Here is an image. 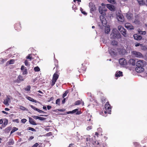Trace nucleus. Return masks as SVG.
I'll use <instances>...</instances> for the list:
<instances>
[{"label": "nucleus", "instance_id": "obj_1", "mask_svg": "<svg viewBox=\"0 0 147 147\" xmlns=\"http://www.w3.org/2000/svg\"><path fill=\"white\" fill-rule=\"evenodd\" d=\"M59 71L57 70L53 74L51 82V86H53L55 84L59 76V74H58Z\"/></svg>", "mask_w": 147, "mask_h": 147}, {"label": "nucleus", "instance_id": "obj_2", "mask_svg": "<svg viewBox=\"0 0 147 147\" xmlns=\"http://www.w3.org/2000/svg\"><path fill=\"white\" fill-rule=\"evenodd\" d=\"M132 55L134 57L139 58L143 57V55L140 52L136 51H132L131 52Z\"/></svg>", "mask_w": 147, "mask_h": 147}, {"label": "nucleus", "instance_id": "obj_3", "mask_svg": "<svg viewBox=\"0 0 147 147\" xmlns=\"http://www.w3.org/2000/svg\"><path fill=\"white\" fill-rule=\"evenodd\" d=\"M118 30L124 36H127L126 30L123 27L121 26H118Z\"/></svg>", "mask_w": 147, "mask_h": 147}, {"label": "nucleus", "instance_id": "obj_4", "mask_svg": "<svg viewBox=\"0 0 147 147\" xmlns=\"http://www.w3.org/2000/svg\"><path fill=\"white\" fill-rule=\"evenodd\" d=\"M146 65V62L143 60H139L136 63L137 67H144V65Z\"/></svg>", "mask_w": 147, "mask_h": 147}, {"label": "nucleus", "instance_id": "obj_5", "mask_svg": "<svg viewBox=\"0 0 147 147\" xmlns=\"http://www.w3.org/2000/svg\"><path fill=\"white\" fill-rule=\"evenodd\" d=\"M89 6L90 8V12L92 13L93 12L96 11V8L95 5L92 3L90 2L89 3Z\"/></svg>", "mask_w": 147, "mask_h": 147}, {"label": "nucleus", "instance_id": "obj_6", "mask_svg": "<svg viewBox=\"0 0 147 147\" xmlns=\"http://www.w3.org/2000/svg\"><path fill=\"white\" fill-rule=\"evenodd\" d=\"M99 11L100 13L103 16L106 15L105 11H107V9L104 7L100 6L99 7Z\"/></svg>", "mask_w": 147, "mask_h": 147}, {"label": "nucleus", "instance_id": "obj_7", "mask_svg": "<svg viewBox=\"0 0 147 147\" xmlns=\"http://www.w3.org/2000/svg\"><path fill=\"white\" fill-rule=\"evenodd\" d=\"M111 37L113 38H120L121 35L120 33L118 32H113L111 35Z\"/></svg>", "mask_w": 147, "mask_h": 147}, {"label": "nucleus", "instance_id": "obj_8", "mask_svg": "<svg viewBox=\"0 0 147 147\" xmlns=\"http://www.w3.org/2000/svg\"><path fill=\"white\" fill-rule=\"evenodd\" d=\"M24 80V78L23 77V76L21 75H19L17 79L15 80L14 82L19 83L22 81H23Z\"/></svg>", "mask_w": 147, "mask_h": 147}, {"label": "nucleus", "instance_id": "obj_9", "mask_svg": "<svg viewBox=\"0 0 147 147\" xmlns=\"http://www.w3.org/2000/svg\"><path fill=\"white\" fill-rule=\"evenodd\" d=\"M78 109H76L74 110H73V111H69L68 112H66V113L65 114H63V115H66L67 114H73L74 113H76V115H80V114L81 113V111H78Z\"/></svg>", "mask_w": 147, "mask_h": 147}, {"label": "nucleus", "instance_id": "obj_10", "mask_svg": "<svg viewBox=\"0 0 147 147\" xmlns=\"http://www.w3.org/2000/svg\"><path fill=\"white\" fill-rule=\"evenodd\" d=\"M103 16V15L100 16V19L102 25L105 26L107 25V22L106 19Z\"/></svg>", "mask_w": 147, "mask_h": 147}, {"label": "nucleus", "instance_id": "obj_11", "mask_svg": "<svg viewBox=\"0 0 147 147\" xmlns=\"http://www.w3.org/2000/svg\"><path fill=\"white\" fill-rule=\"evenodd\" d=\"M9 96H7L3 101L4 104L7 106L9 105V103H10L11 102L10 98L9 97Z\"/></svg>", "mask_w": 147, "mask_h": 147}, {"label": "nucleus", "instance_id": "obj_12", "mask_svg": "<svg viewBox=\"0 0 147 147\" xmlns=\"http://www.w3.org/2000/svg\"><path fill=\"white\" fill-rule=\"evenodd\" d=\"M105 109L107 111H108L109 112H111V108L109 102L107 101L106 102L105 105Z\"/></svg>", "mask_w": 147, "mask_h": 147}, {"label": "nucleus", "instance_id": "obj_13", "mask_svg": "<svg viewBox=\"0 0 147 147\" xmlns=\"http://www.w3.org/2000/svg\"><path fill=\"white\" fill-rule=\"evenodd\" d=\"M119 62L121 65H125L127 64L126 60L124 58L120 59L119 60Z\"/></svg>", "mask_w": 147, "mask_h": 147}, {"label": "nucleus", "instance_id": "obj_14", "mask_svg": "<svg viewBox=\"0 0 147 147\" xmlns=\"http://www.w3.org/2000/svg\"><path fill=\"white\" fill-rule=\"evenodd\" d=\"M125 27L128 30H132L134 29L133 26L130 23H127L125 24Z\"/></svg>", "mask_w": 147, "mask_h": 147}, {"label": "nucleus", "instance_id": "obj_15", "mask_svg": "<svg viewBox=\"0 0 147 147\" xmlns=\"http://www.w3.org/2000/svg\"><path fill=\"white\" fill-rule=\"evenodd\" d=\"M20 22H18L16 23L14 25V28L15 30L18 31L20 30L21 26Z\"/></svg>", "mask_w": 147, "mask_h": 147}, {"label": "nucleus", "instance_id": "obj_16", "mask_svg": "<svg viewBox=\"0 0 147 147\" xmlns=\"http://www.w3.org/2000/svg\"><path fill=\"white\" fill-rule=\"evenodd\" d=\"M106 6L108 9L111 11H114L115 10V6L112 5L107 4L106 5Z\"/></svg>", "mask_w": 147, "mask_h": 147}, {"label": "nucleus", "instance_id": "obj_17", "mask_svg": "<svg viewBox=\"0 0 147 147\" xmlns=\"http://www.w3.org/2000/svg\"><path fill=\"white\" fill-rule=\"evenodd\" d=\"M21 69L22 71V75H24L27 74L28 72L26 67H25L24 65H22L21 68Z\"/></svg>", "mask_w": 147, "mask_h": 147}, {"label": "nucleus", "instance_id": "obj_18", "mask_svg": "<svg viewBox=\"0 0 147 147\" xmlns=\"http://www.w3.org/2000/svg\"><path fill=\"white\" fill-rule=\"evenodd\" d=\"M144 67H137L135 69L136 71L138 73H141L143 72L144 70Z\"/></svg>", "mask_w": 147, "mask_h": 147}, {"label": "nucleus", "instance_id": "obj_19", "mask_svg": "<svg viewBox=\"0 0 147 147\" xmlns=\"http://www.w3.org/2000/svg\"><path fill=\"white\" fill-rule=\"evenodd\" d=\"M30 107L33 109H34V110L40 113H46L45 112L34 107L32 105H30Z\"/></svg>", "mask_w": 147, "mask_h": 147}, {"label": "nucleus", "instance_id": "obj_20", "mask_svg": "<svg viewBox=\"0 0 147 147\" xmlns=\"http://www.w3.org/2000/svg\"><path fill=\"white\" fill-rule=\"evenodd\" d=\"M82 66L80 69H79L78 71L80 73H84L86 70V67L85 66H83V64H82Z\"/></svg>", "mask_w": 147, "mask_h": 147}, {"label": "nucleus", "instance_id": "obj_21", "mask_svg": "<svg viewBox=\"0 0 147 147\" xmlns=\"http://www.w3.org/2000/svg\"><path fill=\"white\" fill-rule=\"evenodd\" d=\"M14 144V140L12 139H9L8 142L6 143L7 146L13 145Z\"/></svg>", "mask_w": 147, "mask_h": 147}, {"label": "nucleus", "instance_id": "obj_22", "mask_svg": "<svg viewBox=\"0 0 147 147\" xmlns=\"http://www.w3.org/2000/svg\"><path fill=\"white\" fill-rule=\"evenodd\" d=\"M117 18L118 20L121 22H123L124 21V18L123 15H120L117 17Z\"/></svg>", "mask_w": 147, "mask_h": 147}, {"label": "nucleus", "instance_id": "obj_23", "mask_svg": "<svg viewBox=\"0 0 147 147\" xmlns=\"http://www.w3.org/2000/svg\"><path fill=\"white\" fill-rule=\"evenodd\" d=\"M134 37L135 40H140L142 38V37L140 35H138L137 34H135L134 35Z\"/></svg>", "mask_w": 147, "mask_h": 147}, {"label": "nucleus", "instance_id": "obj_24", "mask_svg": "<svg viewBox=\"0 0 147 147\" xmlns=\"http://www.w3.org/2000/svg\"><path fill=\"white\" fill-rule=\"evenodd\" d=\"M29 122L30 124L33 125H37L34 119L30 117L29 118Z\"/></svg>", "mask_w": 147, "mask_h": 147}, {"label": "nucleus", "instance_id": "obj_25", "mask_svg": "<svg viewBox=\"0 0 147 147\" xmlns=\"http://www.w3.org/2000/svg\"><path fill=\"white\" fill-rule=\"evenodd\" d=\"M128 63L129 64L134 66L135 65L136 61L134 59H130Z\"/></svg>", "mask_w": 147, "mask_h": 147}, {"label": "nucleus", "instance_id": "obj_26", "mask_svg": "<svg viewBox=\"0 0 147 147\" xmlns=\"http://www.w3.org/2000/svg\"><path fill=\"white\" fill-rule=\"evenodd\" d=\"M26 98L28 100H30V101L36 103H39V102L37 101L36 100H34L33 98H32L31 97L28 96L26 97Z\"/></svg>", "mask_w": 147, "mask_h": 147}, {"label": "nucleus", "instance_id": "obj_27", "mask_svg": "<svg viewBox=\"0 0 147 147\" xmlns=\"http://www.w3.org/2000/svg\"><path fill=\"white\" fill-rule=\"evenodd\" d=\"M109 53L112 56H114L116 55V53L114 51V49H111L109 50Z\"/></svg>", "mask_w": 147, "mask_h": 147}, {"label": "nucleus", "instance_id": "obj_28", "mask_svg": "<svg viewBox=\"0 0 147 147\" xmlns=\"http://www.w3.org/2000/svg\"><path fill=\"white\" fill-rule=\"evenodd\" d=\"M54 65H55V67L53 68V69H55V67H56V71L57 70H58L59 69V65H58V61L57 60H55L54 61Z\"/></svg>", "mask_w": 147, "mask_h": 147}, {"label": "nucleus", "instance_id": "obj_29", "mask_svg": "<svg viewBox=\"0 0 147 147\" xmlns=\"http://www.w3.org/2000/svg\"><path fill=\"white\" fill-rule=\"evenodd\" d=\"M122 72L120 71L116 72L115 74V76L117 77H119L121 76H122Z\"/></svg>", "mask_w": 147, "mask_h": 147}, {"label": "nucleus", "instance_id": "obj_30", "mask_svg": "<svg viewBox=\"0 0 147 147\" xmlns=\"http://www.w3.org/2000/svg\"><path fill=\"white\" fill-rule=\"evenodd\" d=\"M132 14L130 13H127L126 14V17L129 20H131L132 18Z\"/></svg>", "mask_w": 147, "mask_h": 147}, {"label": "nucleus", "instance_id": "obj_31", "mask_svg": "<svg viewBox=\"0 0 147 147\" xmlns=\"http://www.w3.org/2000/svg\"><path fill=\"white\" fill-rule=\"evenodd\" d=\"M103 104L107 100L106 98L103 96H102L100 98Z\"/></svg>", "mask_w": 147, "mask_h": 147}, {"label": "nucleus", "instance_id": "obj_32", "mask_svg": "<svg viewBox=\"0 0 147 147\" xmlns=\"http://www.w3.org/2000/svg\"><path fill=\"white\" fill-rule=\"evenodd\" d=\"M3 121V123L2 125V127H5L7 125L8 121V120L6 119H4Z\"/></svg>", "mask_w": 147, "mask_h": 147}, {"label": "nucleus", "instance_id": "obj_33", "mask_svg": "<svg viewBox=\"0 0 147 147\" xmlns=\"http://www.w3.org/2000/svg\"><path fill=\"white\" fill-rule=\"evenodd\" d=\"M111 44L113 46H117V45L118 42L117 41L114 40L112 41Z\"/></svg>", "mask_w": 147, "mask_h": 147}, {"label": "nucleus", "instance_id": "obj_34", "mask_svg": "<svg viewBox=\"0 0 147 147\" xmlns=\"http://www.w3.org/2000/svg\"><path fill=\"white\" fill-rule=\"evenodd\" d=\"M110 31V29L109 27H107L105 28V32L106 33L108 34Z\"/></svg>", "mask_w": 147, "mask_h": 147}, {"label": "nucleus", "instance_id": "obj_35", "mask_svg": "<svg viewBox=\"0 0 147 147\" xmlns=\"http://www.w3.org/2000/svg\"><path fill=\"white\" fill-rule=\"evenodd\" d=\"M18 129L17 128H16V127H13V129H12V130L11 131L10 134H11L13 133L15 131L18 130Z\"/></svg>", "mask_w": 147, "mask_h": 147}, {"label": "nucleus", "instance_id": "obj_36", "mask_svg": "<svg viewBox=\"0 0 147 147\" xmlns=\"http://www.w3.org/2000/svg\"><path fill=\"white\" fill-rule=\"evenodd\" d=\"M69 92V91L68 90H67L66 91L63 95V98H64L65 97Z\"/></svg>", "mask_w": 147, "mask_h": 147}, {"label": "nucleus", "instance_id": "obj_37", "mask_svg": "<svg viewBox=\"0 0 147 147\" xmlns=\"http://www.w3.org/2000/svg\"><path fill=\"white\" fill-rule=\"evenodd\" d=\"M30 89H31L30 86V85H28V86H27L26 88H24V90L26 91H29L30 90Z\"/></svg>", "mask_w": 147, "mask_h": 147}, {"label": "nucleus", "instance_id": "obj_38", "mask_svg": "<svg viewBox=\"0 0 147 147\" xmlns=\"http://www.w3.org/2000/svg\"><path fill=\"white\" fill-rule=\"evenodd\" d=\"M138 3L140 5H143L144 4V1L143 0H137Z\"/></svg>", "mask_w": 147, "mask_h": 147}, {"label": "nucleus", "instance_id": "obj_39", "mask_svg": "<svg viewBox=\"0 0 147 147\" xmlns=\"http://www.w3.org/2000/svg\"><path fill=\"white\" fill-rule=\"evenodd\" d=\"M27 129L29 130H31L32 131H36V130L33 128L31 127H28L27 128Z\"/></svg>", "mask_w": 147, "mask_h": 147}, {"label": "nucleus", "instance_id": "obj_40", "mask_svg": "<svg viewBox=\"0 0 147 147\" xmlns=\"http://www.w3.org/2000/svg\"><path fill=\"white\" fill-rule=\"evenodd\" d=\"M134 144L136 147H140V146L139 143L138 142H135L134 143Z\"/></svg>", "mask_w": 147, "mask_h": 147}, {"label": "nucleus", "instance_id": "obj_41", "mask_svg": "<svg viewBox=\"0 0 147 147\" xmlns=\"http://www.w3.org/2000/svg\"><path fill=\"white\" fill-rule=\"evenodd\" d=\"M81 103V101L80 100H78L75 102L74 103L75 105H80Z\"/></svg>", "mask_w": 147, "mask_h": 147}, {"label": "nucleus", "instance_id": "obj_42", "mask_svg": "<svg viewBox=\"0 0 147 147\" xmlns=\"http://www.w3.org/2000/svg\"><path fill=\"white\" fill-rule=\"evenodd\" d=\"M26 58L28 59H29L30 60H31L32 59H33L32 58V57L31 56V54H28L26 57Z\"/></svg>", "mask_w": 147, "mask_h": 147}, {"label": "nucleus", "instance_id": "obj_43", "mask_svg": "<svg viewBox=\"0 0 147 147\" xmlns=\"http://www.w3.org/2000/svg\"><path fill=\"white\" fill-rule=\"evenodd\" d=\"M80 10L82 13L84 15H87V13L85 11H84L83 9H82L81 7L80 8Z\"/></svg>", "mask_w": 147, "mask_h": 147}, {"label": "nucleus", "instance_id": "obj_44", "mask_svg": "<svg viewBox=\"0 0 147 147\" xmlns=\"http://www.w3.org/2000/svg\"><path fill=\"white\" fill-rule=\"evenodd\" d=\"M34 70L35 71H40V69L38 66H37L34 68Z\"/></svg>", "mask_w": 147, "mask_h": 147}, {"label": "nucleus", "instance_id": "obj_45", "mask_svg": "<svg viewBox=\"0 0 147 147\" xmlns=\"http://www.w3.org/2000/svg\"><path fill=\"white\" fill-rule=\"evenodd\" d=\"M55 103L56 105H60V98H58L56 100Z\"/></svg>", "mask_w": 147, "mask_h": 147}, {"label": "nucleus", "instance_id": "obj_46", "mask_svg": "<svg viewBox=\"0 0 147 147\" xmlns=\"http://www.w3.org/2000/svg\"><path fill=\"white\" fill-rule=\"evenodd\" d=\"M107 1L110 3L113 4H114L115 3V0H107Z\"/></svg>", "mask_w": 147, "mask_h": 147}, {"label": "nucleus", "instance_id": "obj_47", "mask_svg": "<svg viewBox=\"0 0 147 147\" xmlns=\"http://www.w3.org/2000/svg\"><path fill=\"white\" fill-rule=\"evenodd\" d=\"M20 109L22 110L25 111L26 109L25 107L23 106H20Z\"/></svg>", "mask_w": 147, "mask_h": 147}, {"label": "nucleus", "instance_id": "obj_48", "mask_svg": "<svg viewBox=\"0 0 147 147\" xmlns=\"http://www.w3.org/2000/svg\"><path fill=\"white\" fill-rule=\"evenodd\" d=\"M54 99V98L53 97H51L50 98H48V100H47V101L48 102H50L51 101L53 100Z\"/></svg>", "mask_w": 147, "mask_h": 147}, {"label": "nucleus", "instance_id": "obj_49", "mask_svg": "<svg viewBox=\"0 0 147 147\" xmlns=\"http://www.w3.org/2000/svg\"><path fill=\"white\" fill-rule=\"evenodd\" d=\"M9 64H13L14 63V60L12 59H11L10 61H9Z\"/></svg>", "mask_w": 147, "mask_h": 147}, {"label": "nucleus", "instance_id": "obj_50", "mask_svg": "<svg viewBox=\"0 0 147 147\" xmlns=\"http://www.w3.org/2000/svg\"><path fill=\"white\" fill-rule=\"evenodd\" d=\"M134 22L135 24H139L140 21L138 19H136L135 20Z\"/></svg>", "mask_w": 147, "mask_h": 147}, {"label": "nucleus", "instance_id": "obj_51", "mask_svg": "<svg viewBox=\"0 0 147 147\" xmlns=\"http://www.w3.org/2000/svg\"><path fill=\"white\" fill-rule=\"evenodd\" d=\"M111 112H110L108 111H107L106 110H105V111H102V113H104L106 114L107 113L110 114L111 113Z\"/></svg>", "mask_w": 147, "mask_h": 147}, {"label": "nucleus", "instance_id": "obj_52", "mask_svg": "<svg viewBox=\"0 0 147 147\" xmlns=\"http://www.w3.org/2000/svg\"><path fill=\"white\" fill-rule=\"evenodd\" d=\"M27 120L26 119H23L21 120V122L24 123H25L26 121H27Z\"/></svg>", "mask_w": 147, "mask_h": 147}, {"label": "nucleus", "instance_id": "obj_53", "mask_svg": "<svg viewBox=\"0 0 147 147\" xmlns=\"http://www.w3.org/2000/svg\"><path fill=\"white\" fill-rule=\"evenodd\" d=\"M38 119L41 121H44L46 119V118L39 117Z\"/></svg>", "mask_w": 147, "mask_h": 147}, {"label": "nucleus", "instance_id": "obj_54", "mask_svg": "<svg viewBox=\"0 0 147 147\" xmlns=\"http://www.w3.org/2000/svg\"><path fill=\"white\" fill-rule=\"evenodd\" d=\"M144 140H145L146 141V142L144 141V140H143L142 141V143L143 144L144 143H146V142H147V136L144 139Z\"/></svg>", "mask_w": 147, "mask_h": 147}, {"label": "nucleus", "instance_id": "obj_55", "mask_svg": "<svg viewBox=\"0 0 147 147\" xmlns=\"http://www.w3.org/2000/svg\"><path fill=\"white\" fill-rule=\"evenodd\" d=\"M25 64L26 66H28L29 65L28 62V61L26 60L24 61Z\"/></svg>", "mask_w": 147, "mask_h": 147}, {"label": "nucleus", "instance_id": "obj_56", "mask_svg": "<svg viewBox=\"0 0 147 147\" xmlns=\"http://www.w3.org/2000/svg\"><path fill=\"white\" fill-rule=\"evenodd\" d=\"M38 145L39 144L37 143H36L32 146V147H37Z\"/></svg>", "mask_w": 147, "mask_h": 147}, {"label": "nucleus", "instance_id": "obj_57", "mask_svg": "<svg viewBox=\"0 0 147 147\" xmlns=\"http://www.w3.org/2000/svg\"><path fill=\"white\" fill-rule=\"evenodd\" d=\"M32 117L35 119H37L39 118V116H32Z\"/></svg>", "mask_w": 147, "mask_h": 147}, {"label": "nucleus", "instance_id": "obj_58", "mask_svg": "<svg viewBox=\"0 0 147 147\" xmlns=\"http://www.w3.org/2000/svg\"><path fill=\"white\" fill-rule=\"evenodd\" d=\"M52 132H49L48 133H47L46 134V135L47 136H50L52 135Z\"/></svg>", "mask_w": 147, "mask_h": 147}, {"label": "nucleus", "instance_id": "obj_59", "mask_svg": "<svg viewBox=\"0 0 147 147\" xmlns=\"http://www.w3.org/2000/svg\"><path fill=\"white\" fill-rule=\"evenodd\" d=\"M11 129V127H8L6 129V130L8 131H9Z\"/></svg>", "mask_w": 147, "mask_h": 147}, {"label": "nucleus", "instance_id": "obj_60", "mask_svg": "<svg viewBox=\"0 0 147 147\" xmlns=\"http://www.w3.org/2000/svg\"><path fill=\"white\" fill-rule=\"evenodd\" d=\"M92 129L91 126H89L87 127L86 129L88 130H89Z\"/></svg>", "mask_w": 147, "mask_h": 147}, {"label": "nucleus", "instance_id": "obj_61", "mask_svg": "<svg viewBox=\"0 0 147 147\" xmlns=\"http://www.w3.org/2000/svg\"><path fill=\"white\" fill-rule=\"evenodd\" d=\"M141 33L142 34L145 35L146 34V32L145 31H142Z\"/></svg>", "mask_w": 147, "mask_h": 147}, {"label": "nucleus", "instance_id": "obj_62", "mask_svg": "<svg viewBox=\"0 0 147 147\" xmlns=\"http://www.w3.org/2000/svg\"><path fill=\"white\" fill-rule=\"evenodd\" d=\"M140 45H141L139 43H137L135 44V46L136 47H137L139 46Z\"/></svg>", "mask_w": 147, "mask_h": 147}, {"label": "nucleus", "instance_id": "obj_63", "mask_svg": "<svg viewBox=\"0 0 147 147\" xmlns=\"http://www.w3.org/2000/svg\"><path fill=\"white\" fill-rule=\"evenodd\" d=\"M34 138V137L33 136H30V138H29L28 140H32V139H33Z\"/></svg>", "mask_w": 147, "mask_h": 147}, {"label": "nucleus", "instance_id": "obj_64", "mask_svg": "<svg viewBox=\"0 0 147 147\" xmlns=\"http://www.w3.org/2000/svg\"><path fill=\"white\" fill-rule=\"evenodd\" d=\"M47 109L48 110H49L51 109V106H50V105H48V106H47Z\"/></svg>", "mask_w": 147, "mask_h": 147}]
</instances>
